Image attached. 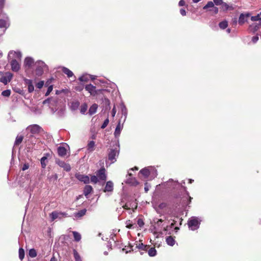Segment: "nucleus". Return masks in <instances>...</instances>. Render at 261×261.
Returning a JSON list of instances; mask_svg holds the SVG:
<instances>
[{
    "label": "nucleus",
    "instance_id": "f257e3e1",
    "mask_svg": "<svg viewBox=\"0 0 261 261\" xmlns=\"http://www.w3.org/2000/svg\"><path fill=\"white\" fill-rule=\"evenodd\" d=\"M200 222L198 218L195 217H191L188 221L189 227L192 230H195L199 228Z\"/></svg>",
    "mask_w": 261,
    "mask_h": 261
},
{
    "label": "nucleus",
    "instance_id": "f03ea898",
    "mask_svg": "<svg viewBox=\"0 0 261 261\" xmlns=\"http://www.w3.org/2000/svg\"><path fill=\"white\" fill-rule=\"evenodd\" d=\"M35 66L36 67V74L38 76L41 75L46 68L45 64L41 61H39L36 62Z\"/></svg>",
    "mask_w": 261,
    "mask_h": 261
},
{
    "label": "nucleus",
    "instance_id": "7ed1b4c3",
    "mask_svg": "<svg viewBox=\"0 0 261 261\" xmlns=\"http://www.w3.org/2000/svg\"><path fill=\"white\" fill-rule=\"evenodd\" d=\"M67 216L68 215L66 213L57 211L53 212L50 214V217L52 221H54L57 219H61L62 218L67 217Z\"/></svg>",
    "mask_w": 261,
    "mask_h": 261
},
{
    "label": "nucleus",
    "instance_id": "20e7f679",
    "mask_svg": "<svg viewBox=\"0 0 261 261\" xmlns=\"http://www.w3.org/2000/svg\"><path fill=\"white\" fill-rule=\"evenodd\" d=\"M27 130L30 131L32 134H37L41 132L42 128L37 124H33L28 126Z\"/></svg>",
    "mask_w": 261,
    "mask_h": 261
},
{
    "label": "nucleus",
    "instance_id": "39448f33",
    "mask_svg": "<svg viewBox=\"0 0 261 261\" xmlns=\"http://www.w3.org/2000/svg\"><path fill=\"white\" fill-rule=\"evenodd\" d=\"M118 152L117 150L111 149L108 154V160L110 161L109 165L114 163L116 161V157L118 155Z\"/></svg>",
    "mask_w": 261,
    "mask_h": 261
},
{
    "label": "nucleus",
    "instance_id": "423d86ee",
    "mask_svg": "<svg viewBox=\"0 0 261 261\" xmlns=\"http://www.w3.org/2000/svg\"><path fill=\"white\" fill-rule=\"evenodd\" d=\"M106 170L105 168H101L96 172V176L99 180L105 181L107 179Z\"/></svg>",
    "mask_w": 261,
    "mask_h": 261
},
{
    "label": "nucleus",
    "instance_id": "0eeeda50",
    "mask_svg": "<svg viewBox=\"0 0 261 261\" xmlns=\"http://www.w3.org/2000/svg\"><path fill=\"white\" fill-rule=\"evenodd\" d=\"M12 77V74L10 72H6L1 79L0 82L4 84H7L10 82Z\"/></svg>",
    "mask_w": 261,
    "mask_h": 261
},
{
    "label": "nucleus",
    "instance_id": "6e6552de",
    "mask_svg": "<svg viewBox=\"0 0 261 261\" xmlns=\"http://www.w3.org/2000/svg\"><path fill=\"white\" fill-rule=\"evenodd\" d=\"M75 176L79 180L85 184H88L90 181V178L88 175L77 173L75 174Z\"/></svg>",
    "mask_w": 261,
    "mask_h": 261
},
{
    "label": "nucleus",
    "instance_id": "1a4fd4ad",
    "mask_svg": "<svg viewBox=\"0 0 261 261\" xmlns=\"http://www.w3.org/2000/svg\"><path fill=\"white\" fill-rule=\"evenodd\" d=\"M56 163L61 168H63L66 171H69L71 169L70 166L69 164L65 163L64 161L57 160Z\"/></svg>",
    "mask_w": 261,
    "mask_h": 261
},
{
    "label": "nucleus",
    "instance_id": "9d476101",
    "mask_svg": "<svg viewBox=\"0 0 261 261\" xmlns=\"http://www.w3.org/2000/svg\"><path fill=\"white\" fill-rule=\"evenodd\" d=\"M85 89L90 93L91 95L94 96L96 94H97L96 87L91 84L86 85L85 87Z\"/></svg>",
    "mask_w": 261,
    "mask_h": 261
},
{
    "label": "nucleus",
    "instance_id": "9b49d317",
    "mask_svg": "<svg viewBox=\"0 0 261 261\" xmlns=\"http://www.w3.org/2000/svg\"><path fill=\"white\" fill-rule=\"evenodd\" d=\"M12 70L13 71H17L20 69V65L15 59H12L11 62Z\"/></svg>",
    "mask_w": 261,
    "mask_h": 261
},
{
    "label": "nucleus",
    "instance_id": "f8f14e48",
    "mask_svg": "<svg viewBox=\"0 0 261 261\" xmlns=\"http://www.w3.org/2000/svg\"><path fill=\"white\" fill-rule=\"evenodd\" d=\"M9 24V20L8 17H6L5 19H0V28H7Z\"/></svg>",
    "mask_w": 261,
    "mask_h": 261
},
{
    "label": "nucleus",
    "instance_id": "ddd939ff",
    "mask_svg": "<svg viewBox=\"0 0 261 261\" xmlns=\"http://www.w3.org/2000/svg\"><path fill=\"white\" fill-rule=\"evenodd\" d=\"M114 185L112 181H108L106 183L104 192H112L113 191Z\"/></svg>",
    "mask_w": 261,
    "mask_h": 261
},
{
    "label": "nucleus",
    "instance_id": "4468645a",
    "mask_svg": "<svg viewBox=\"0 0 261 261\" xmlns=\"http://www.w3.org/2000/svg\"><path fill=\"white\" fill-rule=\"evenodd\" d=\"M11 56H13L16 60V59L20 60V58L21 57V54L20 52L19 51H11L9 53V57L11 58Z\"/></svg>",
    "mask_w": 261,
    "mask_h": 261
},
{
    "label": "nucleus",
    "instance_id": "2eb2a0df",
    "mask_svg": "<svg viewBox=\"0 0 261 261\" xmlns=\"http://www.w3.org/2000/svg\"><path fill=\"white\" fill-rule=\"evenodd\" d=\"M123 128V125L120 124V122H119L118 124H117L116 128L115 129V132H114V135L116 137H118L119 136L121 131Z\"/></svg>",
    "mask_w": 261,
    "mask_h": 261
},
{
    "label": "nucleus",
    "instance_id": "dca6fc26",
    "mask_svg": "<svg viewBox=\"0 0 261 261\" xmlns=\"http://www.w3.org/2000/svg\"><path fill=\"white\" fill-rule=\"evenodd\" d=\"M33 63L34 60L32 58L28 57L25 59L24 63L25 67L30 68L33 64Z\"/></svg>",
    "mask_w": 261,
    "mask_h": 261
},
{
    "label": "nucleus",
    "instance_id": "f3484780",
    "mask_svg": "<svg viewBox=\"0 0 261 261\" xmlns=\"http://www.w3.org/2000/svg\"><path fill=\"white\" fill-rule=\"evenodd\" d=\"M67 150L66 148L62 146H60L58 148V153L59 155L64 156L66 154Z\"/></svg>",
    "mask_w": 261,
    "mask_h": 261
},
{
    "label": "nucleus",
    "instance_id": "a211bd4d",
    "mask_svg": "<svg viewBox=\"0 0 261 261\" xmlns=\"http://www.w3.org/2000/svg\"><path fill=\"white\" fill-rule=\"evenodd\" d=\"M97 108H98V105L97 104L94 103V104L92 105L90 107V108L89 110V112H88L89 114L90 115H92L94 114H95L96 112Z\"/></svg>",
    "mask_w": 261,
    "mask_h": 261
},
{
    "label": "nucleus",
    "instance_id": "6ab92c4d",
    "mask_svg": "<svg viewBox=\"0 0 261 261\" xmlns=\"http://www.w3.org/2000/svg\"><path fill=\"white\" fill-rule=\"evenodd\" d=\"M248 17V15H245L244 14H241L239 18V23L241 25H242L245 23L246 21V18Z\"/></svg>",
    "mask_w": 261,
    "mask_h": 261
},
{
    "label": "nucleus",
    "instance_id": "aec40b11",
    "mask_svg": "<svg viewBox=\"0 0 261 261\" xmlns=\"http://www.w3.org/2000/svg\"><path fill=\"white\" fill-rule=\"evenodd\" d=\"M221 9L222 11H226L228 10H233V8L231 6H229L226 3L223 2V4L221 5Z\"/></svg>",
    "mask_w": 261,
    "mask_h": 261
},
{
    "label": "nucleus",
    "instance_id": "412c9836",
    "mask_svg": "<svg viewBox=\"0 0 261 261\" xmlns=\"http://www.w3.org/2000/svg\"><path fill=\"white\" fill-rule=\"evenodd\" d=\"M166 241L168 245L173 246L175 242L174 239L171 236H168L166 239Z\"/></svg>",
    "mask_w": 261,
    "mask_h": 261
},
{
    "label": "nucleus",
    "instance_id": "4be33fe9",
    "mask_svg": "<svg viewBox=\"0 0 261 261\" xmlns=\"http://www.w3.org/2000/svg\"><path fill=\"white\" fill-rule=\"evenodd\" d=\"M93 188L90 185H87L85 186L84 190V193L86 196L88 195L92 191Z\"/></svg>",
    "mask_w": 261,
    "mask_h": 261
},
{
    "label": "nucleus",
    "instance_id": "5701e85b",
    "mask_svg": "<svg viewBox=\"0 0 261 261\" xmlns=\"http://www.w3.org/2000/svg\"><path fill=\"white\" fill-rule=\"evenodd\" d=\"M86 210L85 209L82 210L77 213H74V216L76 218H80L86 214Z\"/></svg>",
    "mask_w": 261,
    "mask_h": 261
},
{
    "label": "nucleus",
    "instance_id": "b1692460",
    "mask_svg": "<svg viewBox=\"0 0 261 261\" xmlns=\"http://www.w3.org/2000/svg\"><path fill=\"white\" fill-rule=\"evenodd\" d=\"M62 71L69 77H71L73 75V72L71 70H70L69 69H68L66 67H63Z\"/></svg>",
    "mask_w": 261,
    "mask_h": 261
},
{
    "label": "nucleus",
    "instance_id": "393cba45",
    "mask_svg": "<svg viewBox=\"0 0 261 261\" xmlns=\"http://www.w3.org/2000/svg\"><path fill=\"white\" fill-rule=\"evenodd\" d=\"M74 240L76 242H79L81 239V235L77 231H72Z\"/></svg>",
    "mask_w": 261,
    "mask_h": 261
},
{
    "label": "nucleus",
    "instance_id": "a878e982",
    "mask_svg": "<svg viewBox=\"0 0 261 261\" xmlns=\"http://www.w3.org/2000/svg\"><path fill=\"white\" fill-rule=\"evenodd\" d=\"M140 173L147 177L150 174V171L148 168H144L140 171Z\"/></svg>",
    "mask_w": 261,
    "mask_h": 261
},
{
    "label": "nucleus",
    "instance_id": "bb28decb",
    "mask_svg": "<svg viewBox=\"0 0 261 261\" xmlns=\"http://www.w3.org/2000/svg\"><path fill=\"white\" fill-rule=\"evenodd\" d=\"M94 146H95V142L93 141H91L89 142L88 144V150L89 151H93L94 149Z\"/></svg>",
    "mask_w": 261,
    "mask_h": 261
},
{
    "label": "nucleus",
    "instance_id": "cd10ccee",
    "mask_svg": "<svg viewBox=\"0 0 261 261\" xmlns=\"http://www.w3.org/2000/svg\"><path fill=\"white\" fill-rule=\"evenodd\" d=\"M148 253L150 256H154L156 254V251L154 248H151L148 251Z\"/></svg>",
    "mask_w": 261,
    "mask_h": 261
},
{
    "label": "nucleus",
    "instance_id": "c85d7f7f",
    "mask_svg": "<svg viewBox=\"0 0 261 261\" xmlns=\"http://www.w3.org/2000/svg\"><path fill=\"white\" fill-rule=\"evenodd\" d=\"M219 27L221 29H224L225 28H226L228 26V22L226 20H224L221 22L219 23Z\"/></svg>",
    "mask_w": 261,
    "mask_h": 261
},
{
    "label": "nucleus",
    "instance_id": "c756f323",
    "mask_svg": "<svg viewBox=\"0 0 261 261\" xmlns=\"http://www.w3.org/2000/svg\"><path fill=\"white\" fill-rule=\"evenodd\" d=\"M23 140V136H17L16 137L15 141V145H17L20 144Z\"/></svg>",
    "mask_w": 261,
    "mask_h": 261
},
{
    "label": "nucleus",
    "instance_id": "7c9ffc66",
    "mask_svg": "<svg viewBox=\"0 0 261 261\" xmlns=\"http://www.w3.org/2000/svg\"><path fill=\"white\" fill-rule=\"evenodd\" d=\"M73 255L75 261H82L79 254L75 250H73Z\"/></svg>",
    "mask_w": 261,
    "mask_h": 261
},
{
    "label": "nucleus",
    "instance_id": "2f4dec72",
    "mask_svg": "<svg viewBox=\"0 0 261 261\" xmlns=\"http://www.w3.org/2000/svg\"><path fill=\"white\" fill-rule=\"evenodd\" d=\"M90 78L89 75H83L79 78V80L81 82H87Z\"/></svg>",
    "mask_w": 261,
    "mask_h": 261
},
{
    "label": "nucleus",
    "instance_id": "473e14b6",
    "mask_svg": "<svg viewBox=\"0 0 261 261\" xmlns=\"http://www.w3.org/2000/svg\"><path fill=\"white\" fill-rule=\"evenodd\" d=\"M24 257V250L22 248L19 249V257L21 260H22Z\"/></svg>",
    "mask_w": 261,
    "mask_h": 261
},
{
    "label": "nucleus",
    "instance_id": "72a5a7b5",
    "mask_svg": "<svg viewBox=\"0 0 261 261\" xmlns=\"http://www.w3.org/2000/svg\"><path fill=\"white\" fill-rule=\"evenodd\" d=\"M46 160L47 158L46 156H43L41 159V164L43 168H45L46 167Z\"/></svg>",
    "mask_w": 261,
    "mask_h": 261
},
{
    "label": "nucleus",
    "instance_id": "f704fd0d",
    "mask_svg": "<svg viewBox=\"0 0 261 261\" xmlns=\"http://www.w3.org/2000/svg\"><path fill=\"white\" fill-rule=\"evenodd\" d=\"M29 255L31 257H35L37 256V252L34 249H31L29 250Z\"/></svg>",
    "mask_w": 261,
    "mask_h": 261
},
{
    "label": "nucleus",
    "instance_id": "c9c22d12",
    "mask_svg": "<svg viewBox=\"0 0 261 261\" xmlns=\"http://www.w3.org/2000/svg\"><path fill=\"white\" fill-rule=\"evenodd\" d=\"M214 7V4L212 1L208 2L207 4L204 6L203 8V9H207L210 8H213Z\"/></svg>",
    "mask_w": 261,
    "mask_h": 261
},
{
    "label": "nucleus",
    "instance_id": "e433bc0d",
    "mask_svg": "<svg viewBox=\"0 0 261 261\" xmlns=\"http://www.w3.org/2000/svg\"><path fill=\"white\" fill-rule=\"evenodd\" d=\"M88 106L86 103H84L81 107V113L84 114L87 110Z\"/></svg>",
    "mask_w": 261,
    "mask_h": 261
},
{
    "label": "nucleus",
    "instance_id": "4c0bfd02",
    "mask_svg": "<svg viewBox=\"0 0 261 261\" xmlns=\"http://www.w3.org/2000/svg\"><path fill=\"white\" fill-rule=\"evenodd\" d=\"M137 247L139 249H141L143 250H146L148 248V246H147V245H144L143 243H139L137 245Z\"/></svg>",
    "mask_w": 261,
    "mask_h": 261
},
{
    "label": "nucleus",
    "instance_id": "58836bf2",
    "mask_svg": "<svg viewBox=\"0 0 261 261\" xmlns=\"http://www.w3.org/2000/svg\"><path fill=\"white\" fill-rule=\"evenodd\" d=\"M126 226L129 229H133L135 228L134 224H133L130 220H128L126 222Z\"/></svg>",
    "mask_w": 261,
    "mask_h": 261
},
{
    "label": "nucleus",
    "instance_id": "ea45409f",
    "mask_svg": "<svg viewBox=\"0 0 261 261\" xmlns=\"http://www.w3.org/2000/svg\"><path fill=\"white\" fill-rule=\"evenodd\" d=\"M90 180L92 182H93L94 184H96L98 181L99 179L97 176L92 175L91 176Z\"/></svg>",
    "mask_w": 261,
    "mask_h": 261
},
{
    "label": "nucleus",
    "instance_id": "a19ab883",
    "mask_svg": "<svg viewBox=\"0 0 261 261\" xmlns=\"http://www.w3.org/2000/svg\"><path fill=\"white\" fill-rule=\"evenodd\" d=\"M251 19L252 21H257L261 19V12L256 16H252Z\"/></svg>",
    "mask_w": 261,
    "mask_h": 261
},
{
    "label": "nucleus",
    "instance_id": "79ce46f5",
    "mask_svg": "<svg viewBox=\"0 0 261 261\" xmlns=\"http://www.w3.org/2000/svg\"><path fill=\"white\" fill-rule=\"evenodd\" d=\"M11 91L10 90H6L2 92V95L5 97H9L10 95Z\"/></svg>",
    "mask_w": 261,
    "mask_h": 261
},
{
    "label": "nucleus",
    "instance_id": "37998d69",
    "mask_svg": "<svg viewBox=\"0 0 261 261\" xmlns=\"http://www.w3.org/2000/svg\"><path fill=\"white\" fill-rule=\"evenodd\" d=\"M80 105V103L77 101L73 102L71 104V109L73 110L77 109Z\"/></svg>",
    "mask_w": 261,
    "mask_h": 261
},
{
    "label": "nucleus",
    "instance_id": "c03bdc74",
    "mask_svg": "<svg viewBox=\"0 0 261 261\" xmlns=\"http://www.w3.org/2000/svg\"><path fill=\"white\" fill-rule=\"evenodd\" d=\"M48 178L50 181L57 180L58 179V175L57 174H54L50 176H48Z\"/></svg>",
    "mask_w": 261,
    "mask_h": 261
},
{
    "label": "nucleus",
    "instance_id": "a18cd8bd",
    "mask_svg": "<svg viewBox=\"0 0 261 261\" xmlns=\"http://www.w3.org/2000/svg\"><path fill=\"white\" fill-rule=\"evenodd\" d=\"M109 122V120L108 118H107L103 122V124H102L101 128L103 129L107 127L108 123Z\"/></svg>",
    "mask_w": 261,
    "mask_h": 261
},
{
    "label": "nucleus",
    "instance_id": "49530a36",
    "mask_svg": "<svg viewBox=\"0 0 261 261\" xmlns=\"http://www.w3.org/2000/svg\"><path fill=\"white\" fill-rule=\"evenodd\" d=\"M65 112V108H61L57 113L59 116H62L64 115Z\"/></svg>",
    "mask_w": 261,
    "mask_h": 261
},
{
    "label": "nucleus",
    "instance_id": "de8ad7c7",
    "mask_svg": "<svg viewBox=\"0 0 261 261\" xmlns=\"http://www.w3.org/2000/svg\"><path fill=\"white\" fill-rule=\"evenodd\" d=\"M137 224H138V225L140 227H142L144 225V224L143 220L141 219H138V220H137Z\"/></svg>",
    "mask_w": 261,
    "mask_h": 261
},
{
    "label": "nucleus",
    "instance_id": "09e8293b",
    "mask_svg": "<svg viewBox=\"0 0 261 261\" xmlns=\"http://www.w3.org/2000/svg\"><path fill=\"white\" fill-rule=\"evenodd\" d=\"M44 85V82L43 81H40L39 82V83H38L37 84H36V87L37 88H38V89H41L42 88V87Z\"/></svg>",
    "mask_w": 261,
    "mask_h": 261
},
{
    "label": "nucleus",
    "instance_id": "8fccbe9b",
    "mask_svg": "<svg viewBox=\"0 0 261 261\" xmlns=\"http://www.w3.org/2000/svg\"><path fill=\"white\" fill-rule=\"evenodd\" d=\"M223 1L222 0H214V4H215L216 5H221L222 4H223Z\"/></svg>",
    "mask_w": 261,
    "mask_h": 261
},
{
    "label": "nucleus",
    "instance_id": "3c124183",
    "mask_svg": "<svg viewBox=\"0 0 261 261\" xmlns=\"http://www.w3.org/2000/svg\"><path fill=\"white\" fill-rule=\"evenodd\" d=\"M258 40V37L257 36H253L252 38V41L253 43H255Z\"/></svg>",
    "mask_w": 261,
    "mask_h": 261
},
{
    "label": "nucleus",
    "instance_id": "603ef678",
    "mask_svg": "<svg viewBox=\"0 0 261 261\" xmlns=\"http://www.w3.org/2000/svg\"><path fill=\"white\" fill-rule=\"evenodd\" d=\"M34 88L33 85H29L28 86V90L30 92H32L34 91Z\"/></svg>",
    "mask_w": 261,
    "mask_h": 261
},
{
    "label": "nucleus",
    "instance_id": "864d4df0",
    "mask_svg": "<svg viewBox=\"0 0 261 261\" xmlns=\"http://www.w3.org/2000/svg\"><path fill=\"white\" fill-rule=\"evenodd\" d=\"M5 4V0H0V10L4 7Z\"/></svg>",
    "mask_w": 261,
    "mask_h": 261
},
{
    "label": "nucleus",
    "instance_id": "5fc2aeb1",
    "mask_svg": "<svg viewBox=\"0 0 261 261\" xmlns=\"http://www.w3.org/2000/svg\"><path fill=\"white\" fill-rule=\"evenodd\" d=\"M180 13L181 15L185 16L186 15V10L184 9H181L180 10Z\"/></svg>",
    "mask_w": 261,
    "mask_h": 261
},
{
    "label": "nucleus",
    "instance_id": "6e6d98bb",
    "mask_svg": "<svg viewBox=\"0 0 261 261\" xmlns=\"http://www.w3.org/2000/svg\"><path fill=\"white\" fill-rule=\"evenodd\" d=\"M29 165H28V164H24V165H23V167H22V170L23 171H24V170H25L28 169L29 168Z\"/></svg>",
    "mask_w": 261,
    "mask_h": 261
},
{
    "label": "nucleus",
    "instance_id": "4d7b16f0",
    "mask_svg": "<svg viewBox=\"0 0 261 261\" xmlns=\"http://www.w3.org/2000/svg\"><path fill=\"white\" fill-rule=\"evenodd\" d=\"M25 83L28 85V86H29V85H33V83L32 80L27 79L25 80Z\"/></svg>",
    "mask_w": 261,
    "mask_h": 261
},
{
    "label": "nucleus",
    "instance_id": "13d9d810",
    "mask_svg": "<svg viewBox=\"0 0 261 261\" xmlns=\"http://www.w3.org/2000/svg\"><path fill=\"white\" fill-rule=\"evenodd\" d=\"M178 5L179 6H183L185 5V2L184 0H180L179 2Z\"/></svg>",
    "mask_w": 261,
    "mask_h": 261
},
{
    "label": "nucleus",
    "instance_id": "bf43d9fd",
    "mask_svg": "<svg viewBox=\"0 0 261 261\" xmlns=\"http://www.w3.org/2000/svg\"><path fill=\"white\" fill-rule=\"evenodd\" d=\"M53 90V87L52 86H49L48 88V89H47V91L46 92V95L48 94Z\"/></svg>",
    "mask_w": 261,
    "mask_h": 261
},
{
    "label": "nucleus",
    "instance_id": "052dcab7",
    "mask_svg": "<svg viewBox=\"0 0 261 261\" xmlns=\"http://www.w3.org/2000/svg\"><path fill=\"white\" fill-rule=\"evenodd\" d=\"M252 27H254L253 31H256V30H257V29H258V27H257V25H256V24H253V25H251V26L250 27V28L251 29V28H252Z\"/></svg>",
    "mask_w": 261,
    "mask_h": 261
},
{
    "label": "nucleus",
    "instance_id": "680f3d73",
    "mask_svg": "<svg viewBox=\"0 0 261 261\" xmlns=\"http://www.w3.org/2000/svg\"><path fill=\"white\" fill-rule=\"evenodd\" d=\"M116 113V110L115 109V107L113 108L112 110V115L113 117H114Z\"/></svg>",
    "mask_w": 261,
    "mask_h": 261
},
{
    "label": "nucleus",
    "instance_id": "e2e57ef3",
    "mask_svg": "<svg viewBox=\"0 0 261 261\" xmlns=\"http://www.w3.org/2000/svg\"><path fill=\"white\" fill-rule=\"evenodd\" d=\"M214 12L216 14L218 13V8L217 7L214 8Z\"/></svg>",
    "mask_w": 261,
    "mask_h": 261
},
{
    "label": "nucleus",
    "instance_id": "0e129e2a",
    "mask_svg": "<svg viewBox=\"0 0 261 261\" xmlns=\"http://www.w3.org/2000/svg\"><path fill=\"white\" fill-rule=\"evenodd\" d=\"M50 261H56V259L55 258V257H53L51 259H50Z\"/></svg>",
    "mask_w": 261,
    "mask_h": 261
},
{
    "label": "nucleus",
    "instance_id": "69168bd1",
    "mask_svg": "<svg viewBox=\"0 0 261 261\" xmlns=\"http://www.w3.org/2000/svg\"><path fill=\"white\" fill-rule=\"evenodd\" d=\"M194 3H198L201 0H192Z\"/></svg>",
    "mask_w": 261,
    "mask_h": 261
},
{
    "label": "nucleus",
    "instance_id": "338daca9",
    "mask_svg": "<svg viewBox=\"0 0 261 261\" xmlns=\"http://www.w3.org/2000/svg\"><path fill=\"white\" fill-rule=\"evenodd\" d=\"M162 221H163V220L162 219H159L157 221V223L159 224V222H162Z\"/></svg>",
    "mask_w": 261,
    "mask_h": 261
},
{
    "label": "nucleus",
    "instance_id": "774afa93",
    "mask_svg": "<svg viewBox=\"0 0 261 261\" xmlns=\"http://www.w3.org/2000/svg\"><path fill=\"white\" fill-rule=\"evenodd\" d=\"M194 180L193 179H189V183L191 184Z\"/></svg>",
    "mask_w": 261,
    "mask_h": 261
}]
</instances>
